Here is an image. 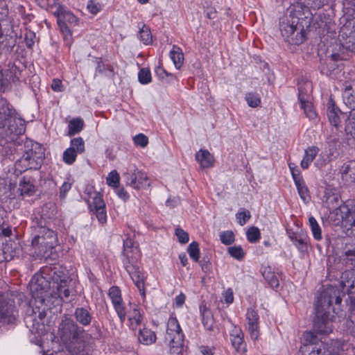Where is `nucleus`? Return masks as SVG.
Here are the masks:
<instances>
[{"instance_id":"obj_37","label":"nucleus","mask_w":355,"mask_h":355,"mask_svg":"<svg viewBox=\"0 0 355 355\" xmlns=\"http://www.w3.org/2000/svg\"><path fill=\"white\" fill-rule=\"evenodd\" d=\"M309 222L313 238L317 241L321 240L322 230L315 218L313 216H311L309 218Z\"/></svg>"},{"instance_id":"obj_25","label":"nucleus","mask_w":355,"mask_h":355,"mask_svg":"<svg viewBox=\"0 0 355 355\" xmlns=\"http://www.w3.org/2000/svg\"><path fill=\"white\" fill-rule=\"evenodd\" d=\"M342 178L347 182H355V160L344 163L340 168Z\"/></svg>"},{"instance_id":"obj_43","label":"nucleus","mask_w":355,"mask_h":355,"mask_svg":"<svg viewBox=\"0 0 355 355\" xmlns=\"http://www.w3.org/2000/svg\"><path fill=\"white\" fill-rule=\"evenodd\" d=\"M139 82L143 85L148 84L151 82V73L148 69L142 68L138 73Z\"/></svg>"},{"instance_id":"obj_15","label":"nucleus","mask_w":355,"mask_h":355,"mask_svg":"<svg viewBox=\"0 0 355 355\" xmlns=\"http://www.w3.org/2000/svg\"><path fill=\"white\" fill-rule=\"evenodd\" d=\"M340 286L342 291L337 286H331L329 288H336L340 292V297L345 293L349 295L355 294V270L347 269L341 275Z\"/></svg>"},{"instance_id":"obj_14","label":"nucleus","mask_w":355,"mask_h":355,"mask_svg":"<svg viewBox=\"0 0 355 355\" xmlns=\"http://www.w3.org/2000/svg\"><path fill=\"white\" fill-rule=\"evenodd\" d=\"M327 116L331 125L338 129L342 126L343 120L345 119V114L336 105L334 99L330 96L326 105Z\"/></svg>"},{"instance_id":"obj_7","label":"nucleus","mask_w":355,"mask_h":355,"mask_svg":"<svg viewBox=\"0 0 355 355\" xmlns=\"http://www.w3.org/2000/svg\"><path fill=\"white\" fill-rule=\"evenodd\" d=\"M140 254L138 248L123 252L122 262L123 266L131 277L141 295L145 297L144 277L137 263Z\"/></svg>"},{"instance_id":"obj_42","label":"nucleus","mask_w":355,"mask_h":355,"mask_svg":"<svg viewBox=\"0 0 355 355\" xmlns=\"http://www.w3.org/2000/svg\"><path fill=\"white\" fill-rule=\"evenodd\" d=\"M236 218L238 223L240 225L243 226L251 218V214L248 210L244 208H241L240 209L239 211L236 214Z\"/></svg>"},{"instance_id":"obj_4","label":"nucleus","mask_w":355,"mask_h":355,"mask_svg":"<svg viewBox=\"0 0 355 355\" xmlns=\"http://www.w3.org/2000/svg\"><path fill=\"white\" fill-rule=\"evenodd\" d=\"M114 309L121 323L128 317L129 327L132 331H136L143 322V315L138 304L129 303L128 310L121 297V290L118 286H112L108 291Z\"/></svg>"},{"instance_id":"obj_19","label":"nucleus","mask_w":355,"mask_h":355,"mask_svg":"<svg viewBox=\"0 0 355 355\" xmlns=\"http://www.w3.org/2000/svg\"><path fill=\"white\" fill-rule=\"evenodd\" d=\"M73 317L74 321L81 327H86L91 325L94 320L92 309L90 307H77L74 310Z\"/></svg>"},{"instance_id":"obj_59","label":"nucleus","mask_w":355,"mask_h":355,"mask_svg":"<svg viewBox=\"0 0 355 355\" xmlns=\"http://www.w3.org/2000/svg\"><path fill=\"white\" fill-rule=\"evenodd\" d=\"M8 84V79L4 76L2 70H0V92H3Z\"/></svg>"},{"instance_id":"obj_9","label":"nucleus","mask_w":355,"mask_h":355,"mask_svg":"<svg viewBox=\"0 0 355 355\" xmlns=\"http://www.w3.org/2000/svg\"><path fill=\"white\" fill-rule=\"evenodd\" d=\"M19 312L10 293L0 294V327L16 324Z\"/></svg>"},{"instance_id":"obj_51","label":"nucleus","mask_w":355,"mask_h":355,"mask_svg":"<svg viewBox=\"0 0 355 355\" xmlns=\"http://www.w3.org/2000/svg\"><path fill=\"white\" fill-rule=\"evenodd\" d=\"M58 26L60 28V31L62 32L64 39L66 42H70L71 40V32L67 25V24H64V22L62 23H58Z\"/></svg>"},{"instance_id":"obj_23","label":"nucleus","mask_w":355,"mask_h":355,"mask_svg":"<svg viewBox=\"0 0 355 355\" xmlns=\"http://www.w3.org/2000/svg\"><path fill=\"white\" fill-rule=\"evenodd\" d=\"M15 38L9 35H4L2 25L0 23V55L10 53L15 46Z\"/></svg>"},{"instance_id":"obj_38","label":"nucleus","mask_w":355,"mask_h":355,"mask_svg":"<svg viewBox=\"0 0 355 355\" xmlns=\"http://www.w3.org/2000/svg\"><path fill=\"white\" fill-rule=\"evenodd\" d=\"M187 252L191 259H193L196 262L199 261L200 249L198 242L193 241L192 243H191L187 248Z\"/></svg>"},{"instance_id":"obj_58","label":"nucleus","mask_w":355,"mask_h":355,"mask_svg":"<svg viewBox=\"0 0 355 355\" xmlns=\"http://www.w3.org/2000/svg\"><path fill=\"white\" fill-rule=\"evenodd\" d=\"M71 188V184L69 182H64L62 186L60 187V198H64L67 193Z\"/></svg>"},{"instance_id":"obj_54","label":"nucleus","mask_w":355,"mask_h":355,"mask_svg":"<svg viewBox=\"0 0 355 355\" xmlns=\"http://www.w3.org/2000/svg\"><path fill=\"white\" fill-rule=\"evenodd\" d=\"M35 33L33 31H27L25 33L24 40L27 48L31 49L35 44Z\"/></svg>"},{"instance_id":"obj_64","label":"nucleus","mask_w":355,"mask_h":355,"mask_svg":"<svg viewBox=\"0 0 355 355\" xmlns=\"http://www.w3.org/2000/svg\"><path fill=\"white\" fill-rule=\"evenodd\" d=\"M155 73L157 76L161 78H164L166 76H168L170 74L161 66L157 67L155 69Z\"/></svg>"},{"instance_id":"obj_60","label":"nucleus","mask_w":355,"mask_h":355,"mask_svg":"<svg viewBox=\"0 0 355 355\" xmlns=\"http://www.w3.org/2000/svg\"><path fill=\"white\" fill-rule=\"evenodd\" d=\"M225 302L231 304L234 301V295L232 288H227L223 293Z\"/></svg>"},{"instance_id":"obj_41","label":"nucleus","mask_w":355,"mask_h":355,"mask_svg":"<svg viewBox=\"0 0 355 355\" xmlns=\"http://www.w3.org/2000/svg\"><path fill=\"white\" fill-rule=\"evenodd\" d=\"M246 236L248 241L252 243L257 242L261 238V234L259 228L254 226L248 230Z\"/></svg>"},{"instance_id":"obj_22","label":"nucleus","mask_w":355,"mask_h":355,"mask_svg":"<svg viewBox=\"0 0 355 355\" xmlns=\"http://www.w3.org/2000/svg\"><path fill=\"white\" fill-rule=\"evenodd\" d=\"M19 190L21 196L33 195L36 190L35 180L30 175H24L19 180Z\"/></svg>"},{"instance_id":"obj_52","label":"nucleus","mask_w":355,"mask_h":355,"mask_svg":"<svg viewBox=\"0 0 355 355\" xmlns=\"http://www.w3.org/2000/svg\"><path fill=\"white\" fill-rule=\"evenodd\" d=\"M175 235L178 237V241L181 243H187L189 242V237L187 232L182 229L178 227L175 229Z\"/></svg>"},{"instance_id":"obj_20","label":"nucleus","mask_w":355,"mask_h":355,"mask_svg":"<svg viewBox=\"0 0 355 355\" xmlns=\"http://www.w3.org/2000/svg\"><path fill=\"white\" fill-rule=\"evenodd\" d=\"M343 98L347 106L355 110V80L345 83Z\"/></svg>"},{"instance_id":"obj_57","label":"nucleus","mask_w":355,"mask_h":355,"mask_svg":"<svg viewBox=\"0 0 355 355\" xmlns=\"http://www.w3.org/2000/svg\"><path fill=\"white\" fill-rule=\"evenodd\" d=\"M110 67L105 64L101 58H98L96 60L95 76L97 74H103Z\"/></svg>"},{"instance_id":"obj_18","label":"nucleus","mask_w":355,"mask_h":355,"mask_svg":"<svg viewBox=\"0 0 355 355\" xmlns=\"http://www.w3.org/2000/svg\"><path fill=\"white\" fill-rule=\"evenodd\" d=\"M286 234L300 252H307L309 239L306 234L302 232H294L292 230H286Z\"/></svg>"},{"instance_id":"obj_34","label":"nucleus","mask_w":355,"mask_h":355,"mask_svg":"<svg viewBox=\"0 0 355 355\" xmlns=\"http://www.w3.org/2000/svg\"><path fill=\"white\" fill-rule=\"evenodd\" d=\"M245 100L248 106L252 108L259 107L261 103L260 95L255 92H247L245 96Z\"/></svg>"},{"instance_id":"obj_56","label":"nucleus","mask_w":355,"mask_h":355,"mask_svg":"<svg viewBox=\"0 0 355 355\" xmlns=\"http://www.w3.org/2000/svg\"><path fill=\"white\" fill-rule=\"evenodd\" d=\"M334 69H335L334 63H331L330 62H329L328 63L322 64L320 67V72L322 74L327 76L331 75V71L333 70H334Z\"/></svg>"},{"instance_id":"obj_26","label":"nucleus","mask_w":355,"mask_h":355,"mask_svg":"<svg viewBox=\"0 0 355 355\" xmlns=\"http://www.w3.org/2000/svg\"><path fill=\"white\" fill-rule=\"evenodd\" d=\"M339 263L347 269L355 270V250H345L338 258Z\"/></svg>"},{"instance_id":"obj_47","label":"nucleus","mask_w":355,"mask_h":355,"mask_svg":"<svg viewBox=\"0 0 355 355\" xmlns=\"http://www.w3.org/2000/svg\"><path fill=\"white\" fill-rule=\"evenodd\" d=\"M345 47L352 52L355 53V22L353 26L352 31L349 33V36L345 42Z\"/></svg>"},{"instance_id":"obj_30","label":"nucleus","mask_w":355,"mask_h":355,"mask_svg":"<svg viewBox=\"0 0 355 355\" xmlns=\"http://www.w3.org/2000/svg\"><path fill=\"white\" fill-rule=\"evenodd\" d=\"M318 152L319 148L317 146H312L307 148L304 151V155L300 163L301 168L304 170L307 169L316 157Z\"/></svg>"},{"instance_id":"obj_50","label":"nucleus","mask_w":355,"mask_h":355,"mask_svg":"<svg viewBox=\"0 0 355 355\" xmlns=\"http://www.w3.org/2000/svg\"><path fill=\"white\" fill-rule=\"evenodd\" d=\"M220 238L221 242L225 245H230L234 241V235L232 231L223 232Z\"/></svg>"},{"instance_id":"obj_17","label":"nucleus","mask_w":355,"mask_h":355,"mask_svg":"<svg viewBox=\"0 0 355 355\" xmlns=\"http://www.w3.org/2000/svg\"><path fill=\"white\" fill-rule=\"evenodd\" d=\"M246 319L248 321V329L250 338L256 340L259 336V316L257 311L253 308H249L246 312Z\"/></svg>"},{"instance_id":"obj_33","label":"nucleus","mask_w":355,"mask_h":355,"mask_svg":"<svg viewBox=\"0 0 355 355\" xmlns=\"http://www.w3.org/2000/svg\"><path fill=\"white\" fill-rule=\"evenodd\" d=\"M84 121L81 119H73L71 120L68 125V136L72 137L79 133L83 128Z\"/></svg>"},{"instance_id":"obj_48","label":"nucleus","mask_w":355,"mask_h":355,"mask_svg":"<svg viewBox=\"0 0 355 355\" xmlns=\"http://www.w3.org/2000/svg\"><path fill=\"white\" fill-rule=\"evenodd\" d=\"M200 313L202 315V322L204 327L207 330L214 331L213 318L211 317H210L209 315H207L205 311H202L201 308H200Z\"/></svg>"},{"instance_id":"obj_35","label":"nucleus","mask_w":355,"mask_h":355,"mask_svg":"<svg viewBox=\"0 0 355 355\" xmlns=\"http://www.w3.org/2000/svg\"><path fill=\"white\" fill-rule=\"evenodd\" d=\"M69 148L74 150L78 155L82 154L85 150V141L80 137L73 138L71 140Z\"/></svg>"},{"instance_id":"obj_39","label":"nucleus","mask_w":355,"mask_h":355,"mask_svg":"<svg viewBox=\"0 0 355 355\" xmlns=\"http://www.w3.org/2000/svg\"><path fill=\"white\" fill-rule=\"evenodd\" d=\"M78 154L72 149L67 148L62 154V161L67 165L73 164L77 158Z\"/></svg>"},{"instance_id":"obj_55","label":"nucleus","mask_w":355,"mask_h":355,"mask_svg":"<svg viewBox=\"0 0 355 355\" xmlns=\"http://www.w3.org/2000/svg\"><path fill=\"white\" fill-rule=\"evenodd\" d=\"M301 108L304 110V114L309 119H314L316 117V113L309 102L306 103V105L301 106Z\"/></svg>"},{"instance_id":"obj_63","label":"nucleus","mask_w":355,"mask_h":355,"mask_svg":"<svg viewBox=\"0 0 355 355\" xmlns=\"http://www.w3.org/2000/svg\"><path fill=\"white\" fill-rule=\"evenodd\" d=\"M51 88L54 92H61L62 88L61 80L59 79H53L51 84Z\"/></svg>"},{"instance_id":"obj_11","label":"nucleus","mask_w":355,"mask_h":355,"mask_svg":"<svg viewBox=\"0 0 355 355\" xmlns=\"http://www.w3.org/2000/svg\"><path fill=\"white\" fill-rule=\"evenodd\" d=\"M50 282L41 274H35L29 283L32 297L40 304L45 301L46 293L50 288Z\"/></svg>"},{"instance_id":"obj_16","label":"nucleus","mask_w":355,"mask_h":355,"mask_svg":"<svg viewBox=\"0 0 355 355\" xmlns=\"http://www.w3.org/2000/svg\"><path fill=\"white\" fill-rule=\"evenodd\" d=\"M124 176L126 184L135 189H139L146 185H149L146 174L137 169L134 170L132 173H125Z\"/></svg>"},{"instance_id":"obj_3","label":"nucleus","mask_w":355,"mask_h":355,"mask_svg":"<svg viewBox=\"0 0 355 355\" xmlns=\"http://www.w3.org/2000/svg\"><path fill=\"white\" fill-rule=\"evenodd\" d=\"M26 121L20 117L13 106L0 96V135L13 140L14 137L24 133Z\"/></svg>"},{"instance_id":"obj_44","label":"nucleus","mask_w":355,"mask_h":355,"mask_svg":"<svg viewBox=\"0 0 355 355\" xmlns=\"http://www.w3.org/2000/svg\"><path fill=\"white\" fill-rule=\"evenodd\" d=\"M120 177L116 170L112 171L106 178L107 184L112 187L118 188Z\"/></svg>"},{"instance_id":"obj_28","label":"nucleus","mask_w":355,"mask_h":355,"mask_svg":"<svg viewBox=\"0 0 355 355\" xmlns=\"http://www.w3.org/2000/svg\"><path fill=\"white\" fill-rule=\"evenodd\" d=\"M196 159L201 168H210L214 164V157L207 150H200L196 154Z\"/></svg>"},{"instance_id":"obj_12","label":"nucleus","mask_w":355,"mask_h":355,"mask_svg":"<svg viewBox=\"0 0 355 355\" xmlns=\"http://www.w3.org/2000/svg\"><path fill=\"white\" fill-rule=\"evenodd\" d=\"M90 212L95 215L98 223L103 225L107 221L105 204L100 193L94 192L92 201L87 200Z\"/></svg>"},{"instance_id":"obj_24","label":"nucleus","mask_w":355,"mask_h":355,"mask_svg":"<svg viewBox=\"0 0 355 355\" xmlns=\"http://www.w3.org/2000/svg\"><path fill=\"white\" fill-rule=\"evenodd\" d=\"M53 15L57 17L58 23L64 22V24H73L76 22V17L65 7L58 5L56 10L53 11Z\"/></svg>"},{"instance_id":"obj_49","label":"nucleus","mask_w":355,"mask_h":355,"mask_svg":"<svg viewBox=\"0 0 355 355\" xmlns=\"http://www.w3.org/2000/svg\"><path fill=\"white\" fill-rule=\"evenodd\" d=\"M133 141L137 146H139L141 148L146 147L148 144V137L142 133L135 135L133 137Z\"/></svg>"},{"instance_id":"obj_32","label":"nucleus","mask_w":355,"mask_h":355,"mask_svg":"<svg viewBox=\"0 0 355 355\" xmlns=\"http://www.w3.org/2000/svg\"><path fill=\"white\" fill-rule=\"evenodd\" d=\"M169 57L176 69H180L184 63V54L182 49L174 45L169 53Z\"/></svg>"},{"instance_id":"obj_29","label":"nucleus","mask_w":355,"mask_h":355,"mask_svg":"<svg viewBox=\"0 0 355 355\" xmlns=\"http://www.w3.org/2000/svg\"><path fill=\"white\" fill-rule=\"evenodd\" d=\"M260 272L268 285L272 288H277L279 285V279L270 266H261Z\"/></svg>"},{"instance_id":"obj_46","label":"nucleus","mask_w":355,"mask_h":355,"mask_svg":"<svg viewBox=\"0 0 355 355\" xmlns=\"http://www.w3.org/2000/svg\"><path fill=\"white\" fill-rule=\"evenodd\" d=\"M227 251L231 257L237 260H241L245 256L243 250L241 246L230 247Z\"/></svg>"},{"instance_id":"obj_53","label":"nucleus","mask_w":355,"mask_h":355,"mask_svg":"<svg viewBox=\"0 0 355 355\" xmlns=\"http://www.w3.org/2000/svg\"><path fill=\"white\" fill-rule=\"evenodd\" d=\"M87 8L89 12L93 15L97 14L101 9V4L95 0H89Z\"/></svg>"},{"instance_id":"obj_40","label":"nucleus","mask_w":355,"mask_h":355,"mask_svg":"<svg viewBox=\"0 0 355 355\" xmlns=\"http://www.w3.org/2000/svg\"><path fill=\"white\" fill-rule=\"evenodd\" d=\"M345 131L355 138V110H352L348 117Z\"/></svg>"},{"instance_id":"obj_21","label":"nucleus","mask_w":355,"mask_h":355,"mask_svg":"<svg viewBox=\"0 0 355 355\" xmlns=\"http://www.w3.org/2000/svg\"><path fill=\"white\" fill-rule=\"evenodd\" d=\"M293 181L297 188V193L304 203H308L311 200V195L308 187L302 176H299V174H293Z\"/></svg>"},{"instance_id":"obj_5","label":"nucleus","mask_w":355,"mask_h":355,"mask_svg":"<svg viewBox=\"0 0 355 355\" xmlns=\"http://www.w3.org/2000/svg\"><path fill=\"white\" fill-rule=\"evenodd\" d=\"M44 156V149L39 143L26 140L23 147V155L15 164V168L20 173L37 170L42 164Z\"/></svg>"},{"instance_id":"obj_6","label":"nucleus","mask_w":355,"mask_h":355,"mask_svg":"<svg viewBox=\"0 0 355 355\" xmlns=\"http://www.w3.org/2000/svg\"><path fill=\"white\" fill-rule=\"evenodd\" d=\"M58 335L66 345L85 343L91 336L70 318L65 317L59 325Z\"/></svg>"},{"instance_id":"obj_8","label":"nucleus","mask_w":355,"mask_h":355,"mask_svg":"<svg viewBox=\"0 0 355 355\" xmlns=\"http://www.w3.org/2000/svg\"><path fill=\"white\" fill-rule=\"evenodd\" d=\"M184 335L177 318L171 315L167 322L165 341L171 355H183Z\"/></svg>"},{"instance_id":"obj_27","label":"nucleus","mask_w":355,"mask_h":355,"mask_svg":"<svg viewBox=\"0 0 355 355\" xmlns=\"http://www.w3.org/2000/svg\"><path fill=\"white\" fill-rule=\"evenodd\" d=\"M51 272L53 273L51 275V278L53 283L57 284V286H62V284H69L71 282L69 273L67 271L55 267L51 270Z\"/></svg>"},{"instance_id":"obj_13","label":"nucleus","mask_w":355,"mask_h":355,"mask_svg":"<svg viewBox=\"0 0 355 355\" xmlns=\"http://www.w3.org/2000/svg\"><path fill=\"white\" fill-rule=\"evenodd\" d=\"M228 321L233 327L232 330L230 333L232 346L236 353L240 355H245L247 352V344L244 340V334L241 327L232 323L230 319Z\"/></svg>"},{"instance_id":"obj_1","label":"nucleus","mask_w":355,"mask_h":355,"mask_svg":"<svg viewBox=\"0 0 355 355\" xmlns=\"http://www.w3.org/2000/svg\"><path fill=\"white\" fill-rule=\"evenodd\" d=\"M334 302L341 303L340 292L336 288H327L318 297L313 320V331L317 334H329L332 331L330 309Z\"/></svg>"},{"instance_id":"obj_36","label":"nucleus","mask_w":355,"mask_h":355,"mask_svg":"<svg viewBox=\"0 0 355 355\" xmlns=\"http://www.w3.org/2000/svg\"><path fill=\"white\" fill-rule=\"evenodd\" d=\"M138 37L139 40L146 45L151 44L153 41L150 28L146 25H143L140 28L138 33Z\"/></svg>"},{"instance_id":"obj_45","label":"nucleus","mask_w":355,"mask_h":355,"mask_svg":"<svg viewBox=\"0 0 355 355\" xmlns=\"http://www.w3.org/2000/svg\"><path fill=\"white\" fill-rule=\"evenodd\" d=\"M57 293L59 297L63 302H67L70 296V291L69 288V284H62V286H56Z\"/></svg>"},{"instance_id":"obj_31","label":"nucleus","mask_w":355,"mask_h":355,"mask_svg":"<svg viewBox=\"0 0 355 355\" xmlns=\"http://www.w3.org/2000/svg\"><path fill=\"white\" fill-rule=\"evenodd\" d=\"M156 334L152 330L145 327L139 329L138 340L143 345H152L156 341Z\"/></svg>"},{"instance_id":"obj_61","label":"nucleus","mask_w":355,"mask_h":355,"mask_svg":"<svg viewBox=\"0 0 355 355\" xmlns=\"http://www.w3.org/2000/svg\"><path fill=\"white\" fill-rule=\"evenodd\" d=\"M135 248H138L134 245V242L131 239H126L123 241V252L132 250Z\"/></svg>"},{"instance_id":"obj_10","label":"nucleus","mask_w":355,"mask_h":355,"mask_svg":"<svg viewBox=\"0 0 355 355\" xmlns=\"http://www.w3.org/2000/svg\"><path fill=\"white\" fill-rule=\"evenodd\" d=\"M297 24L298 19L291 15L282 18L279 22L282 35L288 42L293 44H300L304 41L302 30L300 32L297 31Z\"/></svg>"},{"instance_id":"obj_62","label":"nucleus","mask_w":355,"mask_h":355,"mask_svg":"<svg viewBox=\"0 0 355 355\" xmlns=\"http://www.w3.org/2000/svg\"><path fill=\"white\" fill-rule=\"evenodd\" d=\"M116 194L121 199L124 201H126L130 198L128 193L123 188L118 189L116 191Z\"/></svg>"},{"instance_id":"obj_2","label":"nucleus","mask_w":355,"mask_h":355,"mask_svg":"<svg viewBox=\"0 0 355 355\" xmlns=\"http://www.w3.org/2000/svg\"><path fill=\"white\" fill-rule=\"evenodd\" d=\"M31 246L37 257L53 258V250L58 244L56 233L45 225V221L36 218L33 220Z\"/></svg>"}]
</instances>
